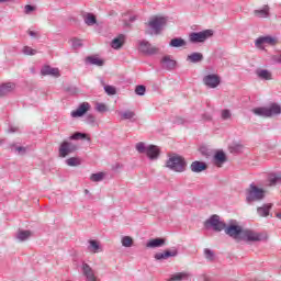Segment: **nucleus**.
Segmentation results:
<instances>
[{
	"instance_id": "obj_1",
	"label": "nucleus",
	"mask_w": 281,
	"mask_h": 281,
	"mask_svg": "<svg viewBox=\"0 0 281 281\" xmlns=\"http://www.w3.org/2000/svg\"><path fill=\"white\" fill-rule=\"evenodd\" d=\"M166 25H168V19L164 16H153L147 23L146 34L159 36L166 29Z\"/></svg>"
},
{
	"instance_id": "obj_2",
	"label": "nucleus",
	"mask_w": 281,
	"mask_h": 281,
	"mask_svg": "<svg viewBox=\"0 0 281 281\" xmlns=\"http://www.w3.org/2000/svg\"><path fill=\"white\" fill-rule=\"evenodd\" d=\"M266 191L262 188H258L256 183H251L249 188L246 189V202L251 205V203H258L265 199Z\"/></svg>"
},
{
	"instance_id": "obj_3",
	"label": "nucleus",
	"mask_w": 281,
	"mask_h": 281,
	"mask_svg": "<svg viewBox=\"0 0 281 281\" xmlns=\"http://www.w3.org/2000/svg\"><path fill=\"white\" fill-rule=\"evenodd\" d=\"M166 167L173 172H186V168H188V162L183 156L173 155L169 157L166 162Z\"/></svg>"
},
{
	"instance_id": "obj_4",
	"label": "nucleus",
	"mask_w": 281,
	"mask_h": 281,
	"mask_svg": "<svg viewBox=\"0 0 281 281\" xmlns=\"http://www.w3.org/2000/svg\"><path fill=\"white\" fill-rule=\"evenodd\" d=\"M252 113L260 117H272V115H280L281 106L278 103H272L268 108H255Z\"/></svg>"
},
{
	"instance_id": "obj_5",
	"label": "nucleus",
	"mask_w": 281,
	"mask_h": 281,
	"mask_svg": "<svg viewBox=\"0 0 281 281\" xmlns=\"http://www.w3.org/2000/svg\"><path fill=\"white\" fill-rule=\"evenodd\" d=\"M205 229H213V232H223L225 229L226 224L225 222L221 221V216L212 215L209 220L204 223Z\"/></svg>"
},
{
	"instance_id": "obj_6",
	"label": "nucleus",
	"mask_w": 281,
	"mask_h": 281,
	"mask_svg": "<svg viewBox=\"0 0 281 281\" xmlns=\"http://www.w3.org/2000/svg\"><path fill=\"white\" fill-rule=\"evenodd\" d=\"M214 31L205 30L201 32H193L189 35L190 43H205L206 38H212Z\"/></svg>"
},
{
	"instance_id": "obj_7",
	"label": "nucleus",
	"mask_w": 281,
	"mask_h": 281,
	"mask_svg": "<svg viewBox=\"0 0 281 281\" xmlns=\"http://www.w3.org/2000/svg\"><path fill=\"white\" fill-rule=\"evenodd\" d=\"M225 234L229 236L231 238H234V240H240L243 237V227L239 225L231 224L229 226H225Z\"/></svg>"
},
{
	"instance_id": "obj_8",
	"label": "nucleus",
	"mask_w": 281,
	"mask_h": 281,
	"mask_svg": "<svg viewBox=\"0 0 281 281\" xmlns=\"http://www.w3.org/2000/svg\"><path fill=\"white\" fill-rule=\"evenodd\" d=\"M138 50L142 52V54H147L148 56H153L159 52L157 47L153 46L148 41L145 40L138 42Z\"/></svg>"
},
{
	"instance_id": "obj_9",
	"label": "nucleus",
	"mask_w": 281,
	"mask_h": 281,
	"mask_svg": "<svg viewBox=\"0 0 281 281\" xmlns=\"http://www.w3.org/2000/svg\"><path fill=\"white\" fill-rule=\"evenodd\" d=\"M240 240H247L249 243H258L262 240V234L256 233L254 231L245 229L241 233Z\"/></svg>"
},
{
	"instance_id": "obj_10",
	"label": "nucleus",
	"mask_w": 281,
	"mask_h": 281,
	"mask_svg": "<svg viewBox=\"0 0 281 281\" xmlns=\"http://www.w3.org/2000/svg\"><path fill=\"white\" fill-rule=\"evenodd\" d=\"M76 150H78L76 145L65 140L59 147V157H67V155H71V153H76Z\"/></svg>"
},
{
	"instance_id": "obj_11",
	"label": "nucleus",
	"mask_w": 281,
	"mask_h": 281,
	"mask_svg": "<svg viewBox=\"0 0 281 281\" xmlns=\"http://www.w3.org/2000/svg\"><path fill=\"white\" fill-rule=\"evenodd\" d=\"M203 82L205 87H209V89H216V87L221 85V77H218V75L215 74L206 75L203 78Z\"/></svg>"
},
{
	"instance_id": "obj_12",
	"label": "nucleus",
	"mask_w": 281,
	"mask_h": 281,
	"mask_svg": "<svg viewBox=\"0 0 281 281\" xmlns=\"http://www.w3.org/2000/svg\"><path fill=\"white\" fill-rule=\"evenodd\" d=\"M276 43H277L276 38L271 36H261L256 40L255 45L259 49H263L262 45H276Z\"/></svg>"
},
{
	"instance_id": "obj_13",
	"label": "nucleus",
	"mask_w": 281,
	"mask_h": 281,
	"mask_svg": "<svg viewBox=\"0 0 281 281\" xmlns=\"http://www.w3.org/2000/svg\"><path fill=\"white\" fill-rule=\"evenodd\" d=\"M179 255V251L177 249L172 250H166L164 252H157L154 258L155 260H168V258H175Z\"/></svg>"
},
{
	"instance_id": "obj_14",
	"label": "nucleus",
	"mask_w": 281,
	"mask_h": 281,
	"mask_svg": "<svg viewBox=\"0 0 281 281\" xmlns=\"http://www.w3.org/2000/svg\"><path fill=\"white\" fill-rule=\"evenodd\" d=\"M89 254H100L103 251L102 245H100L99 240L90 239L88 240V247H87Z\"/></svg>"
},
{
	"instance_id": "obj_15",
	"label": "nucleus",
	"mask_w": 281,
	"mask_h": 281,
	"mask_svg": "<svg viewBox=\"0 0 281 281\" xmlns=\"http://www.w3.org/2000/svg\"><path fill=\"white\" fill-rule=\"evenodd\" d=\"M161 65L164 69L171 71V69H175V67H177V61L172 59L170 55H166L161 59Z\"/></svg>"
},
{
	"instance_id": "obj_16",
	"label": "nucleus",
	"mask_w": 281,
	"mask_h": 281,
	"mask_svg": "<svg viewBox=\"0 0 281 281\" xmlns=\"http://www.w3.org/2000/svg\"><path fill=\"white\" fill-rule=\"evenodd\" d=\"M89 109H91V104L83 102L78 106L76 111L71 112V117H82V115H85Z\"/></svg>"
},
{
	"instance_id": "obj_17",
	"label": "nucleus",
	"mask_w": 281,
	"mask_h": 281,
	"mask_svg": "<svg viewBox=\"0 0 281 281\" xmlns=\"http://www.w3.org/2000/svg\"><path fill=\"white\" fill-rule=\"evenodd\" d=\"M159 147L155 145L147 146L145 155H147L148 159L155 160L159 158Z\"/></svg>"
},
{
	"instance_id": "obj_18",
	"label": "nucleus",
	"mask_w": 281,
	"mask_h": 281,
	"mask_svg": "<svg viewBox=\"0 0 281 281\" xmlns=\"http://www.w3.org/2000/svg\"><path fill=\"white\" fill-rule=\"evenodd\" d=\"M214 165L217 166V168H222L223 164L227 161V156L224 151H217L213 157Z\"/></svg>"
},
{
	"instance_id": "obj_19",
	"label": "nucleus",
	"mask_w": 281,
	"mask_h": 281,
	"mask_svg": "<svg viewBox=\"0 0 281 281\" xmlns=\"http://www.w3.org/2000/svg\"><path fill=\"white\" fill-rule=\"evenodd\" d=\"M42 76H54L55 78H58L60 76V71L58 68H52L50 66H44L41 69Z\"/></svg>"
},
{
	"instance_id": "obj_20",
	"label": "nucleus",
	"mask_w": 281,
	"mask_h": 281,
	"mask_svg": "<svg viewBox=\"0 0 281 281\" xmlns=\"http://www.w3.org/2000/svg\"><path fill=\"white\" fill-rule=\"evenodd\" d=\"M190 168L192 172H203V170H207V164L195 160L191 164Z\"/></svg>"
},
{
	"instance_id": "obj_21",
	"label": "nucleus",
	"mask_w": 281,
	"mask_h": 281,
	"mask_svg": "<svg viewBox=\"0 0 281 281\" xmlns=\"http://www.w3.org/2000/svg\"><path fill=\"white\" fill-rule=\"evenodd\" d=\"M164 245H166V239H164V238H155V239L149 240L146 244V247L148 249H157V247H164Z\"/></svg>"
},
{
	"instance_id": "obj_22",
	"label": "nucleus",
	"mask_w": 281,
	"mask_h": 281,
	"mask_svg": "<svg viewBox=\"0 0 281 281\" xmlns=\"http://www.w3.org/2000/svg\"><path fill=\"white\" fill-rule=\"evenodd\" d=\"M15 87L16 86L12 82L0 85V95H8V93H12V91H14Z\"/></svg>"
},
{
	"instance_id": "obj_23",
	"label": "nucleus",
	"mask_w": 281,
	"mask_h": 281,
	"mask_svg": "<svg viewBox=\"0 0 281 281\" xmlns=\"http://www.w3.org/2000/svg\"><path fill=\"white\" fill-rule=\"evenodd\" d=\"M256 74H257L258 78H260V80H272L273 79V75L271 74V71H269L267 69H257Z\"/></svg>"
},
{
	"instance_id": "obj_24",
	"label": "nucleus",
	"mask_w": 281,
	"mask_h": 281,
	"mask_svg": "<svg viewBox=\"0 0 281 281\" xmlns=\"http://www.w3.org/2000/svg\"><path fill=\"white\" fill-rule=\"evenodd\" d=\"M271 207H273L272 203L263 204L257 209V213L259 216L266 217L269 216V212H271Z\"/></svg>"
},
{
	"instance_id": "obj_25",
	"label": "nucleus",
	"mask_w": 281,
	"mask_h": 281,
	"mask_svg": "<svg viewBox=\"0 0 281 281\" xmlns=\"http://www.w3.org/2000/svg\"><path fill=\"white\" fill-rule=\"evenodd\" d=\"M82 270L88 281H95V274L93 273V269H91L88 263H83Z\"/></svg>"
},
{
	"instance_id": "obj_26",
	"label": "nucleus",
	"mask_w": 281,
	"mask_h": 281,
	"mask_svg": "<svg viewBox=\"0 0 281 281\" xmlns=\"http://www.w3.org/2000/svg\"><path fill=\"white\" fill-rule=\"evenodd\" d=\"M254 14L257 19H269V5H265L260 10H255Z\"/></svg>"
},
{
	"instance_id": "obj_27",
	"label": "nucleus",
	"mask_w": 281,
	"mask_h": 281,
	"mask_svg": "<svg viewBox=\"0 0 281 281\" xmlns=\"http://www.w3.org/2000/svg\"><path fill=\"white\" fill-rule=\"evenodd\" d=\"M124 41H126V37L124 35H119L117 37H115L112 41L111 47L113 49H120V47H122V45H124Z\"/></svg>"
},
{
	"instance_id": "obj_28",
	"label": "nucleus",
	"mask_w": 281,
	"mask_h": 281,
	"mask_svg": "<svg viewBox=\"0 0 281 281\" xmlns=\"http://www.w3.org/2000/svg\"><path fill=\"white\" fill-rule=\"evenodd\" d=\"M16 238L18 240H20V243H23L25 240H29V238H32V233L30 231L20 229L16 233Z\"/></svg>"
},
{
	"instance_id": "obj_29",
	"label": "nucleus",
	"mask_w": 281,
	"mask_h": 281,
	"mask_svg": "<svg viewBox=\"0 0 281 281\" xmlns=\"http://www.w3.org/2000/svg\"><path fill=\"white\" fill-rule=\"evenodd\" d=\"M268 183L269 186H278V183H281V173H269Z\"/></svg>"
},
{
	"instance_id": "obj_30",
	"label": "nucleus",
	"mask_w": 281,
	"mask_h": 281,
	"mask_svg": "<svg viewBox=\"0 0 281 281\" xmlns=\"http://www.w3.org/2000/svg\"><path fill=\"white\" fill-rule=\"evenodd\" d=\"M187 60L193 64L201 63L203 61V55L201 53H192L187 56Z\"/></svg>"
},
{
	"instance_id": "obj_31",
	"label": "nucleus",
	"mask_w": 281,
	"mask_h": 281,
	"mask_svg": "<svg viewBox=\"0 0 281 281\" xmlns=\"http://www.w3.org/2000/svg\"><path fill=\"white\" fill-rule=\"evenodd\" d=\"M190 277V273L188 272H178L171 276L170 279H168V281H181V280H188V278Z\"/></svg>"
},
{
	"instance_id": "obj_32",
	"label": "nucleus",
	"mask_w": 281,
	"mask_h": 281,
	"mask_svg": "<svg viewBox=\"0 0 281 281\" xmlns=\"http://www.w3.org/2000/svg\"><path fill=\"white\" fill-rule=\"evenodd\" d=\"M86 63H89V65H97V67H102V65H104V60L95 56L87 57Z\"/></svg>"
},
{
	"instance_id": "obj_33",
	"label": "nucleus",
	"mask_w": 281,
	"mask_h": 281,
	"mask_svg": "<svg viewBox=\"0 0 281 281\" xmlns=\"http://www.w3.org/2000/svg\"><path fill=\"white\" fill-rule=\"evenodd\" d=\"M83 20L86 25H95V23H98V20L95 19V15H93V13H87L86 15H83Z\"/></svg>"
},
{
	"instance_id": "obj_34",
	"label": "nucleus",
	"mask_w": 281,
	"mask_h": 281,
	"mask_svg": "<svg viewBox=\"0 0 281 281\" xmlns=\"http://www.w3.org/2000/svg\"><path fill=\"white\" fill-rule=\"evenodd\" d=\"M170 47H184L186 42L181 37L172 38L169 43Z\"/></svg>"
},
{
	"instance_id": "obj_35",
	"label": "nucleus",
	"mask_w": 281,
	"mask_h": 281,
	"mask_svg": "<svg viewBox=\"0 0 281 281\" xmlns=\"http://www.w3.org/2000/svg\"><path fill=\"white\" fill-rule=\"evenodd\" d=\"M119 115L121 120H133V117H135V113L131 110L119 112Z\"/></svg>"
},
{
	"instance_id": "obj_36",
	"label": "nucleus",
	"mask_w": 281,
	"mask_h": 281,
	"mask_svg": "<svg viewBox=\"0 0 281 281\" xmlns=\"http://www.w3.org/2000/svg\"><path fill=\"white\" fill-rule=\"evenodd\" d=\"M70 139H75V140H78V139H88V142H91V138H90V137H87V134L80 133V132H76L75 134H72V135L70 136Z\"/></svg>"
},
{
	"instance_id": "obj_37",
	"label": "nucleus",
	"mask_w": 281,
	"mask_h": 281,
	"mask_svg": "<svg viewBox=\"0 0 281 281\" xmlns=\"http://www.w3.org/2000/svg\"><path fill=\"white\" fill-rule=\"evenodd\" d=\"M11 150L18 153V155H25V153H27V147L12 145Z\"/></svg>"
},
{
	"instance_id": "obj_38",
	"label": "nucleus",
	"mask_w": 281,
	"mask_h": 281,
	"mask_svg": "<svg viewBox=\"0 0 281 281\" xmlns=\"http://www.w3.org/2000/svg\"><path fill=\"white\" fill-rule=\"evenodd\" d=\"M66 164L70 167L80 166L82 164V160H80V158L71 157L66 160Z\"/></svg>"
},
{
	"instance_id": "obj_39",
	"label": "nucleus",
	"mask_w": 281,
	"mask_h": 281,
	"mask_svg": "<svg viewBox=\"0 0 281 281\" xmlns=\"http://www.w3.org/2000/svg\"><path fill=\"white\" fill-rule=\"evenodd\" d=\"M104 179V172L92 173L90 180L98 183Z\"/></svg>"
},
{
	"instance_id": "obj_40",
	"label": "nucleus",
	"mask_w": 281,
	"mask_h": 281,
	"mask_svg": "<svg viewBox=\"0 0 281 281\" xmlns=\"http://www.w3.org/2000/svg\"><path fill=\"white\" fill-rule=\"evenodd\" d=\"M95 111H98L99 113H106L109 111V109L106 108V104L104 103H100L97 102L95 106H94Z\"/></svg>"
},
{
	"instance_id": "obj_41",
	"label": "nucleus",
	"mask_w": 281,
	"mask_h": 281,
	"mask_svg": "<svg viewBox=\"0 0 281 281\" xmlns=\"http://www.w3.org/2000/svg\"><path fill=\"white\" fill-rule=\"evenodd\" d=\"M122 245H123V247H133V237L124 236L122 238Z\"/></svg>"
},
{
	"instance_id": "obj_42",
	"label": "nucleus",
	"mask_w": 281,
	"mask_h": 281,
	"mask_svg": "<svg viewBox=\"0 0 281 281\" xmlns=\"http://www.w3.org/2000/svg\"><path fill=\"white\" fill-rule=\"evenodd\" d=\"M204 256L209 262H214V251L210 250V248L204 249Z\"/></svg>"
},
{
	"instance_id": "obj_43",
	"label": "nucleus",
	"mask_w": 281,
	"mask_h": 281,
	"mask_svg": "<svg viewBox=\"0 0 281 281\" xmlns=\"http://www.w3.org/2000/svg\"><path fill=\"white\" fill-rule=\"evenodd\" d=\"M71 45H72L74 49H80V47H82V40H80L78 37H74V38H71Z\"/></svg>"
},
{
	"instance_id": "obj_44",
	"label": "nucleus",
	"mask_w": 281,
	"mask_h": 281,
	"mask_svg": "<svg viewBox=\"0 0 281 281\" xmlns=\"http://www.w3.org/2000/svg\"><path fill=\"white\" fill-rule=\"evenodd\" d=\"M136 150L140 154H144V153L146 154V150H148V147H146V144L140 142L136 144Z\"/></svg>"
},
{
	"instance_id": "obj_45",
	"label": "nucleus",
	"mask_w": 281,
	"mask_h": 281,
	"mask_svg": "<svg viewBox=\"0 0 281 281\" xmlns=\"http://www.w3.org/2000/svg\"><path fill=\"white\" fill-rule=\"evenodd\" d=\"M104 91L108 93V95H115V93H117L115 87L113 86H104Z\"/></svg>"
},
{
	"instance_id": "obj_46",
	"label": "nucleus",
	"mask_w": 281,
	"mask_h": 281,
	"mask_svg": "<svg viewBox=\"0 0 281 281\" xmlns=\"http://www.w3.org/2000/svg\"><path fill=\"white\" fill-rule=\"evenodd\" d=\"M23 54H25L26 56H34V54H36V49H34L30 46H25L23 48Z\"/></svg>"
},
{
	"instance_id": "obj_47",
	"label": "nucleus",
	"mask_w": 281,
	"mask_h": 281,
	"mask_svg": "<svg viewBox=\"0 0 281 281\" xmlns=\"http://www.w3.org/2000/svg\"><path fill=\"white\" fill-rule=\"evenodd\" d=\"M135 93H136V95H144V93H146V87L145 86H136Z\"/></svg>"
},
{
	"instance_id": "obj_48",
	"label": "nucleus",
	"mask_w": 281,
	"mask_h": 281,
	"mask_svg": "<svg viewBox=\"0 0 281 281\" xmlns=\"http://www.w3.org/2000/svg\"><path fill=\"white\" fill-rule=\"evenodd\" d=\"M232 117V112L229 110L222 111V120H229Z\"/></svg>"
},
{
	"instance_id": "obj_49",
	"label": "nucleus",
	"mask_w": 281,
	"mask_h": 281,
	"mask_svg": "<svg viewBox=\"0 0 281 281\" xmlns=\"http://www.w3.org/2000/svg\"><path fill=\"white\" fill-rule=\"evenodd\" d=\"M34 10H36V7H33V5H31V4H26V5L24 7V12H25V14H30L31 12H34Z\"/></svg>"
},
{
	"instance_id": "obj_50",
	"label": "nucleus",
	"mask_w": 281,
	"mask_h": 281,
	"mask_svg": "<svg viewBox=\"0 0 281 281\" xmlns=\"http://www.w3.org/2000/svg\"><path fill=\"white\" fill-rule=\"evenodd\" d=\"M88 124H95V116L93 114H88L86 117Z\"/></svg>"
},
{
	"instance_id": "obj_51",
	"label": "nucleus",
	"mask_w": 281,
	"mask_h": 281,
	"mask_svg": "<svg viewBox=\"0 0 281 281\" xmlns=\"http://www.w3.org/2000/svg\"><path fill=\"white\" fill-rule=\"evenodd\" d=\"M272 60L274 63L280 64L281 63V53H277L276 55L272 56Z\"/></svg>"
},
{
	"instance_id": "obj_52",
	"label": "nucleus",
	"mask_w": 281,
	"mask_h": 281,
	"mask_svg": "<svg viewBox=\"0 0 281 281\" xmlns=\"http://www.w3.org/2000/svg\"><path fill=\"white\" fill-rule=\"evenodd\" d=\"M199 281H210V277L207 274H201Z\"/></svg>"
},
{
	"instance_id": "obj_53",
	"label": "nucleus",
	"mask_w": 281,
	"mask_h": 281,
	"mask_svg": "<svg viewBox=\"0 0 281 281\" xmlns=\"http://www.w3.org/2000/svg\"><path fill=\"white\" fill-rule=\"evenodd\" d=\"M27 34L31 35L33 38H36V36H38V33L34 31H29Z\"/></svg>"
},
{
	"instance_id": "obj_54",
	"label": "nucleus",
	"mask_w": 281,
	"mask_h": 281,
	"mask_svg": "<svg viewBox=\"0 0 281 281\" xmlns=\"http://www.w3.org/2000/svg\"><path fill=\"white\" fill-rule=\"evenodd\" d=\"M10 133H16V128L11 127Z\"/></svg>"
},
{
	"instance_id": "obj_55",
	"label": "nucleus",
	"mask_w": 281,
	"mask_h": 281,
	"mask_svg": "<svg viewBox=\"0 0 281 281\" xmlns=\"http://www.w3.org/2000/svg\"><path fill=\"white\" fill-rule=\"evenodd\" d=\"M8 1H12V0H0V3H8Z\"/></svg>"
}]
</instances>
